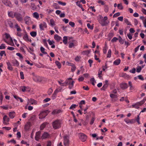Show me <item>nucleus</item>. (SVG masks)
<instances>
[{
	"label": "nucleus",
	"mask_w": 146,
	"mask_h": 146,
	"mask_svg": "<svg viewBox=\"0 0 146 146\" xmlns=\"http://www.w3.org/2000/svg\"><path fill=\"white\" fill-rule=\"evenodd\" d=\"M53 92V90L52 89L50 88L48 90L47 92V93L48 95H50Z\"/></svg>",
	"instance_id": "09e8293b"
},
{
	"label": "nucleus",
	"mask_w": 146,
	"mask_h": 146,
	"mask_svg": "<svg viewBox=\"0 0 146 146\" xmlns=\"http://www.w3.org/2000/svg\"><path fill=\"white\" fill-rule=\"evenodd\" d=\"M4 55L5 56L6 55L5 51L4 50L1 51L0 52V56H3Z\"/></svg>",
	"instance_id": "c03bdc74"
},
{
	"label": "nucleus",
	"mask_w": 146,
	"mask_h": 146,
	"mask_svg": "<svg viewBox=\"0 0 146 146\" xmlns=\"http://www.w3.org/2000/svg\"><path fill=\"white\" fill-rule=\"evenodd\" d=\"M28 100L30 102V105L31 104H36V101L33 99H28Z\"/></svg>",
	"instance_id": "5701e85b"
},
{
	"label": "nucleus",
	"mask_w": 146,
	"mask_h": 146,
	"mask_svg": "<svg viewBox=\"0 0 146 146\" xmlns=\"http://www.w3.org/2000/svg\"><path fill=\"white\" fill-rule=\"evenodd\" d=\"M61 111L60 110H55L52 111V113L54 114L58 113H59Z\"/></svg>",
	"instance_id": "c9c22d12"
},
{
	"label": "nucleus",
	"mask_w": 146,
	"mask_h": 146,
	"mask_svg": "<svg viewBox=\"0 0 146 146\" xmlns=\"http://www.w3.org/2000/svg\"><path fill=\"white\" fill-rule=\"evenodd\" d=\"M23 39L26 41H28V40L29 39L26 33L25 34L23 37Z\"/></svg>",
	"instance_id": "e433bc0d"
},
{
	"label": "nucleus",
	"mask_w": 146,
	"mask_h": 146,
	"mask_svg": "<svg viewBox=\"0 0 146 146\" xmlns=\"http://www.w3.org/2000/svg\"><path fill=\"white\" fill-rule=\"evenodd\" d=\"M77 106L75 104H72L70 106L69 109L70 110H73L74 109L76 108Z\"/></svg>",
	"instance_id": "37998d69"
},
{
	"label": "nucleus",
	"mask_w": 146,
	"mask_h": 146,
	"mask_svg": "<svg viewBox=\"0 0 146 146\" xmlns=\"http://www.w3.org/2000/svg\"><path fill=\"white\" fill-rule=\"evenodd\" d=\"M49 113V111L48 110L42 111L39 115V119H42L45 118Z\"/></svg>",
	"instance_id": "7ed1b4c3"
},
{
	"label": "nucleus",
	"mask_w": 146,
	"mask_h": 146,
	"mask_svg": "<svg viewBox=\"0 0 146 146\" xmlns=\"http://www.w3.org/2000/svg\"><path fill=\"white\" fill-rule=\"evenodd\" d=\"M49 137V134L46 132H44L42 136V139H45Z\"/></svg>",
	"instance_id": "393cba45"
},
{
	"label": "nucleus",
	"mask_w": 146,
	"mask_h": 146,
	"mask_svg": "<svg viewBox=\"0 0 146 146\" xmlns=\"http://www.w3.org/2000/svg\"><path fill=\"white\" fill-rule=\"evenodd\" d=\"M6 48L5 46V44H1L0 46V49H4Z\"/></svg>",
	"instance_id": "69168bd1"
},
{
	"label": "nucleus",
	"mask_w": 146,
	"mask_h": 146,
	"mask_svg": "<svg viewBox=\"0 0 146 146\" xmlns=\"http://www.w3.org/2000/svg\"><path fill=\"white\" fill-rule=\"evenodd\" d=\"M48 42V44L50 45H52L53 43H54V42L53 40H51L50 39H48L47 40Z\"/></svg>",
	"instance_id": "3c124183"
},
{
	"label": "nucleus",
	"mask_w": 146,
	"mask_h": 146,
	"mask_svg": "<svg viewBox=\"0 0 146 146\" xmlns=\"http://www.w3.org/2000/svg\"><path fill=\"white\" fill-rule=\"evenodd\" d=\"M136 69L135 68H133L132 69H131L129 70V72L130 73L134 74L135 72Z\"/></svg>",
	"instance_id": "e2e57ef3"
},
{
	"label": "nucleus",
	"mask_w": 146,
	"mask_h": 146,
	"mask_svg": "<svg viewBox=\"0 0 146 146\" xmlns=\"http://www.w3.org/2000/svg\"><path fill=\"white\" fill-rule=\"evenodd\" d=\"M40 51L41 52L44 54H47V53L45 52V48H43V47L41 46L40 48Z\"/></svg>",
	"instance_id": "ea45409f"
},
{
	"label": "nucleus",
	"mask_w": 146,
	"mask_h": 146,
	"mask_svg": "<svg viewBox=\"0 0 146 146\" xmlns=\"http://www.w3.org/2000/svg\"><path fill=\"white\" fill-rule=\"evenodd\" d=\"M12 63L14 66H18L19 65L18 62L16 60H13Z\"/></svg>",
	"instance_id": "cd10ccee"
},
{
	"label": "nucleus",
	"mask_w": 146,
	"mask_h": 146,
	"mask_svg": "<svg viewBox=\"0 0 146 146\" xmlns=\"http://www.w3.org/2000/svg\"><path fill=\"white\" fill-rule=\"evenodd\" d=\"M15 17L18 21L21 22L23 21V17L21 14L17 12H15Z\"/></svg>",
	"instance_id": "20e7f679"
},
{
	"label": "nucleus",
	"mask_w": 146,
	"mask_h": 146,
	"mask_svg": "<svg viewBox=\"0 0 146 146\" xmlns=\"http://www.w3.org/2000/svg\"><path fill=\"white\" fill-rule=\"evenodd\" d=\"M124 121L127 124H133L135 122V120L134 119H129L128 118H126L124 119Z\"/></svg>",
	"instance_id": "9d476101"
},
{
	"label": "nucleus",
	"mask_w": 146,
	"mask_h": 146,
	"mask_svg": "<svg viewBox=\"0 0 146 146\" xmlns=\"http://www.w3.org/2000/svg\"><path fill=\"white\" fill-rule=\"evenodd\" d=\"M63 42L65 44H67L68 42V37L67 36H64L63 37Z\"/></svg>",
	"instance_id": "7c9ffc66"
},
{
	"label": "nucleus",
	"mask_w": 146,
	"mask_h": 146,
	"mask_svg": "<svg viewBox=\"0 0 146 146\" xmlns=\"http://www.w3.org/2000/svg\"><path fill=\"white\" fill-rule=\"evenodd\" d=\"M79 136L80 139L83 142L86 141L87 138L86 136L82 133H80Z\"/></svg>",
	"instance_id": "1a4fd4ad"
},
{
	"label": "nucleus",
	"mask_w": 146,
	"mask_h": 146,
	"mask_svg": "<svg viewBox=\"0 0 146 146\" xmlns=\"http://www.w3.org/2000/svg\"><path fill=\"white\" fill-rule=\"evenodd\" d=\"M16 55L17 56H18L20 58H21V59H23V56L21 54V53H17L16 54Z\"/></svg>",
	"instance_id": "052dcab7"
},
{
	"label": "nucleus",
	"mask_w": 146,
	"mask_h": 146,
	"mask_svg": "<svg viewBox=\"0 0 146 146\" xmlns=\"http://www.w3.org/2000/svg\"><path fill=\"white\" fill-rule=\"evenodd\" d=\"M111 56V50L109 49L108 50V54L107 55V57L108 58H110Z\"/></svg>",
	"instance_id": "4c0bfd02"
},
{
	"label": "nucleus",
	"mask_w": 146,
	"mask_h": 146,
	"mask_svg": "<svg viewBox=\"0 0 146 146\" xmlns=\"http://www.w3.org/2000/svg\"><path fill=\"white\" fill-rule=\"evenodd\" d=\"M146 100V99L144 98L143 100L141 102H137L135 104H133L132 105V107L136 109H138L139 108L140 106H141L143 104L145 103Z\"/></svg>",
	"instance_id": "f03ea898"
},
{
	"label": "nucleus",
	"mask_w": 146,
	"mask_h": 146,
	"mask_svg": "<svg viewBox=\"0 0 146 146\" xmlns=\"http://www.w3.org/2000/svg\"><path fill=\"white\" fill-rule=\"evenodd\" d=\"M47 124V123L46 122H44L42 124L40 127V129L41 130H43L44 129Z\"/></svg>",
	"instance_id": "473e14b6"
},
{
	"label": "nucleus",
	"mask_w": 146,
	"mask_h": 146,
	"mask_svg": "<svg viewBox=\"0 0 146 146\" xmlns=\"http://www.w3.org/2000/svg\"><path fill=\"white\" fill-rule=\"evenodd\" d=\"M55 63L57 66H58V68H61V64L59 61H56Z\"/></svg>",
	"instance_id": "72a5a7b5"
},
{
	"label": "nucleus",
	"mask_w": 146,
	"mask_h": 146,
	"mask_svg": "<svg viewBox=\"0 0 146 146\" xmlns=\"http://www.w3.org/2000/svg\"><path fill=\"white\" fill-rule=\"evenodd\" d=\"M72 79V78H69L68 79V80H66L65 82L64 83H62V82H63L61 80V82L60 81H58V83L60 84V85L61 86H66L68 85V83L69 82V80H71Z\"/></svg>",
	"instance_id": "423d86ee"
},
{
	"label": "nucleus",
	"mask_w": 146,
	"mask_h": 146,
	"mask_svg": "<svg viewBox=\"0 0 146 146\" xmlns=\"http://www.w3.org/2000/svg\"><path fill=\"white\" fill-rule=\"evenodd\" d=\"M121 88L123 90H125L128 87V85L126 83H123L120 84Z\"/></svg>",
	"instance_id": "f3484780"
},
{
	"label": "nucleus",
	"mask_w": 146,
	"mask_h": 146,
	"mask_svg": "<svg viewBox=\"0 0 146 146\" xmlns=\"http://www.w3.org/2000/svg\"><path fill=\"white\" fill-rule=\"evenodd\" d=\"M15 12L13 11H8V16L11 18H14L15 16Z\"/></svg>",
	"instance_id": "ddd939ff"
},
{
	"label": "nucleus",
	"mask_w": 146,
	"mask_h": 146,
	"mask_svg": "<svg viewBox=\"0 0 146 146\" xmlns=\"http://www.w3.org/2000/svg\"><path fill=\"white\" fill-rule=\"evenodd\" d=\"M5 23L6 24H8L9 27L11 28H13V25L12 22L9 20H7L5 21Z\"/></svg>",
	"instance_id": "aec40b11"
},
{
	"label": "nucleus",
	"mask_w": 146,
	"mask_h": 146,
	"mask_svg": "<svg viewBox=\"0 0 146 146\" xmlns=\"http://www.w3.org/2000/svg\"><path fill=\"white\" fill-rule=\"evenodd\" d=\"M135 121H136L137 122L138 124H139L141 123H140V122L139 121V115H138L137 116V117L136 119H135Z\"/></svg>",
	"instance_id": "bf43d9fd"
},
{
	"label": "nucleus",
	"mask_w": 146,
	"mask_h": 146,
	"mask_svg": "<svg viewBox=\"0 0 146 146\" xmlns=\"http://www.w3.org/2000/svg\"><path fill=\"white\" fill-rule=\"evenodd\" d=\"M118 8L120 10H122L123 9V7L121 4H119L117 5Z\"/></svg>",
	"instance_id": "8fccbe9b"
},
{
	"label": "nucleus",
	"mask_w": 146,
	"mask_h": 146,
	"mask_svg": "<svg viewBox=\"0 0 146 146\" xmlns=\"http://www.w3.org/2000/svg\"><path fill=\"white\" fill-rule=\"evenodd\" d=\"M47 24L46 22H43L39 24V28L41 31H44V28H46Z\"/></svg>",
	"instance_id": "f8f14e48"
},
{
	"label": "nucleus",
	"mask_w": 146,
	"mask_h": 146,
	"mask_svg": "<svg viewBox=\"0 0 146 146\" xmlns=\"http://www.w3.org/2000/svg\"><path fill=\"white\" fill-rule=\"evenodd\" d=\"M104 11L106 13H107L108 11L109 8L108 6L106 5H104Z\"/></svg>",
	"instance_id": "a18cd8bd"
},
{
	"label": "nucleus",
	"mask_w": 146,
	"mask_h": 146,
	"mask_svg": "<svg viewBox=\"0 0 146 146\" xmlns=\"http://www.w3.org/2000/svg\"><path fill=\"white\" fill-rule=\"evenodd\" d=\"M17 100V101H18L19 100L21 102H23V100L21 98L19 97V96H17L16 95H14L13 96Z\"/></svg>",
	"instance_id": "a878e982"
},
{
	"label": "nucleus",
	"mask_w": 146,
	"mask_h": 146,
	"mask_svg": "<svg viewBox=\"0 0 146 146\" xmlns=\"http://www.w3.org/2000/svg\"><path fill=\"white\" fill-rule=\"evenodd\" d=\"M74 83V82L73 81H70L69 80L68 84H69V88L70 89H71L73 88Z\"/></svg>",
	"instance_id": "412c9836"
},
{
	"label": "nucleus",
	"mask_w": 146,
	"mask_h": 146,
	"mask_svg": "<svg viewBox=\"0 0 146 146\" xmlns=\"http://www.w3.org/2000/svg\"><path fill=\"white\" fill-rule=\"evenodd\" d=\"M24 21H25L26 24L29 25L31 23V18L28 16H26L25 18Z\"/></svg>",
	"instance_id": "4468645a"
},
{
	"label": "nucleus",
	"mask_w": 146,
	"mask_h": 146,
	"mask_svg": "<svg viewBox=\"0 0 146 146\" xmlns=\"http://www.w3.org/2000/svg\"><path fill=\"white\" fill-rule=\"evenodd\" d=\"M54 39L56 41H60L61 39V37L57 35H55L54 36Z\"/></svg>",
	"instance_id": "c85d7f7f"
},
{
	"label": "nucleus",
	"mask_w": 146,
	"mask_h": 146,
	"mask_svg": "<svg viewBox=\"0 0 146 146\" xmlns=\"http://www.w3.org/2000/svg\"><path fill=\"white\" fill-rule=\"evenodd\" d=\"M118 40L119 43L121 44H123L124 43V40H122V38H121L120 36H119Z\"/></svg>",
	"instance_id": "a19ab883"
},
{
	"label": "nucleus",
	"mask_w": 146,
	"mask_h": 146,
	"mask_svg": "<svg viewBox=\"0 0 146 146\" xmlns=\"http://www.w3.org/2000/svg\"><path fill=\"white\" fill-rule=\"evenodd\" d=\"M63 139V142L65 146H68L69 143L68 137V136H65L64 137Z\"/></svg>",
	"instance_id": "6e6552de"
},
{
	"label": "nucleus",
	"mask_w": 146,
	"mask_h": 146,
	"mask_svg": "<svg viewBox=\"0 0 146 146\" xmlns=\"http://www.w3.org/2000/svg\"><path fill=\"white\" fill-rule=\"evenodd\" d=\"M124 21L125 23L128 25H131V24L130 22L127 19H124Z\"/></svg>",
	"instance_id": "864d4df0"
},
{
	"label": "nucleus",
	"mask_w": 146,
	"mask_h": 146,
	"mask_svg": "<svg viewBox=\"0 0 146 146\" xmlns=\"http://www.w3.org/2000/svg\"><path fill=\"white\" fill-rule=\"evenodd\" d=\"M90 81L92 83V85H94V82H96V81H95V79H94V78H91L90 80Z\"/></svg>",
	"instance_id": "de8ad7c7"
},
{
	"label": "nucleus",
	"mask_w": 146,
	"mask_h": 146,
	"mask_svg": "<svg viewBox=\"0 0 146 146\" xmlns=\"http://www.w3.org/2000/svg\"><path fill=\"white\" fill-rule=\"evenodd\" d=\"M30 34L32 37H34L36 36L37 33L36 31H32Z\"/></svg>",
	"instance_id": "58836bf2"
},
{
	"label": "nucleus",
	"mask_w": 146,
	"mask_h": 146,
	"mask_svg": "<svg viewBox=\"0 0 146 146\" xmlns=\"http://www.w3.org/2000/svg\"><path fill=\"white\" fill-rule=\"evenodd\" d=\"M31 123L30 122H27L25 126V130H28L31 127Z\"/></svg>",
	"instance_id": "dca6fc26"
},
{
	"label": "nucleus",
	"mask_w": 146,
	"mask_h": 146,
	"mask_svg": "<svg viewBox=\"0 0 146 146\" xmlns=\"http://www.w3.org/2000/svg\"><path fill=\"white\" fill-rule=\"evenodd\" d=\"M40 132L39 131H37L36 133L35 136V139L38 141L40 139Z\"/></svg>",
	"instance_id": "2eb2a0df"
},
{
	"label": "nucleus",
	"mask_w": 146,
	"mask_h": 146,
	"mask_svg": "<svg viewBox=\"0 0 146 146\" xmlns=\"http://www.w3.org/2000/svg\"><path fill=\"white\" fill-rule=\"evenodd\" d=\"M129 86V90L130 91L135 90V87L132 85V83L131 82L129 81L128 82Z\"/></svg>",
	"instance_id": "a211bd4d"
},
{
	"label": "nucleus",
	"mask_w": 146,
	"mask_h": 146,
	"mask_svg": "<svg viewBox=\"0 0 146 146\" xmlns=\"http://www.w3.org/2000/svg\"><path fill=\"white\" fill-rule=\"evenodd\" d=\"M31 8L33 10H35L37 8V7L33 3H31Z\"/></svg>",
	"instance_id": "c756f323"
},
{
	"label": "nucleus",
	"mask_w": 146,
	"mask_h": 146,
	"mask_svg": "<svg viewBox=\"0 0 146 146\" xmlns=\"http://www.w3.org/2000/svg\"><path fill=\"white\" fill-rule=\"evenodd\" d=\"M120 15V13H117L115 14H114L113 15V17H117Z\"/></svg>",
	"instance_id": "774afa93"
},
{
	"label": "nucleus",
	"mask_w": 146,
	"mask_h": 146,
	"mask_svg": "<svg viewBox=\"0 0 146 146\" xmlns=\"http://www.w3.org/2000/svg\"><path fill=\"white\" fill-rule=\"evenodd\" d=\"M2 3L4 4L5 5L9 6L10 7H13V5L11 2L8 0H3Z\"/></svg>",
	"instance_id": "0eeeda50"
},
{
	"label": "nucleus",
	"mask_w": 146,
	"mask_h": 146,
	"mask_svg": "<svg viewBox=\"0 0 146 146\" xmlns=\"http://www.w3.org/2000/svg\"><path fill=\"white\" fill-rule=\"evenodd\" d=\"M61 90V89H56L55 91H54V93L55 94H57V93H58L59 92H60Z\"/></svg>",
	"instance_id": "338daca9"
},
{
	"label": "nucleus",
	"mask_w": 146,
	"mask_h": 146,
	"mask_svg": "<svg viewBox=\"0 0 146 146\" xmlns=\"http://www.w3.org/2000/svg\"><path fill=\"white\" fill-rule=\"evenodd\" d=\"M7 68L10 70H13V68L12 66V65L9 62H7Z\"/></svg>",
	"instance_id": "6ab92c4d"
},
{
	"label": "nucleus",
	"mask_w": 146,
	"mask_h": 146,
	"mask_svg": "<svg viewBox=\"0 0 146 146\" xmlns=\"http://www.w3.org/2000/svg\"><path fill=\"white\" fill-rule=\"evenodd\" d=\"M118 40V39L116 37H114L111 40V41L112 42H116L117 41V40Z\"/></svg>",
	"instance_id": "603ef678"
},
{
	"label": "nucleus",
	"mask_w": 146,
	"mask_h": 146,
	"mask_svg": "<svg viewBox=\"0 0 146 146\" xmlns=\"http://www.w3.org/2000/svg\"><path fill=\"white\" fill-rule=\"evenodd\" d=\"M87 26L88 28L90 29L91 30H92L93 29V27L91 26L89 23L87 24Z\"/></svg>",
	"instance_id": "680f3d73"
},
{
	"label": "nucleus",
	"mask_w": 146,
	"mask_h": 146,
	"mask_svg": "<svg viewBox=\"0 0 146 146\" xmlns=\"http://www.w3.org/2000/svg\"><path fill=\"white\" fill-rule=\"evenodd\" d=\"M108 48L106 44L105 46V47L103 48V53L106 54L107 52V49Z\"/></svg>",
	"instance_id": "f704fd0d"
},
{
	"label": "nucleus",
	"mask_w": 146,
	"mask_h": 146,
	"mask_svg": "<svg viewBox=\"0 0 146 146\" xmlns=\"http://www.w3.org/2000/svg\"><path fill=\"white\" fill-rule=\"evenodd\" d=\"M58 3L60 5H61L63 6H65L66 5V4L65 3L62 2L60 1H58Z\"/></svg>",
	"instance_id": "4d7b16f0"
},
{
	"label": "nucleus",
	"mask_w": 146,
	"mask_h": 146,
	"mask_svg": "<svg viewBox=\"0 0 146 146\" xmlns=\"http://www.w3.org/2000/svg\"><path fill=\"white\" fill-rule=\"evenodd\" d=\"M34 80L35 82H41L44 79V78L39 76H34L33 77Z\"/></svg>",
	"instance_id": "39448f33"
},
{
	"label": "nucleus",
	"mask_w": 146,
	"mask_h": 146,
	"mask_svg": "<svg viewBox=\"0 0 146 146\" xmlns=\"http://www.w3.org/2000/svg\"><path fill=\"white\" fill-rule=\"evenodd\" d=\"M20 76H21V78L22 80L24 79V76L23 72H21L20 73Z\"/></svg>",
	"instance_id": "5fc2aeb1"
},
{
	"label": "nucleus",
	"mask_w": 146,
	"mask_h": 146,
	"mask_svg": "<svg viewBox=\"0 0 146 146\" xmlns=\"http://www.w3.org/2000/svg\"><path fill=\"white\" fill-rule=\"evenodd\" d=\"M99 23L102 26L105 25L106 24V22H105L103 20L99 21Z\"/></svg>",
	"instance_id": "79ce46f5"
},
{
	"label": "nucleus",
	"mask_w": 146,
	"mask_h": 146,
	"mask_svg": "<svg viewBox=\"0 0 146 146\" xmlns=\"http://www.w3.org/2000/svg\"><path fill=\"white\" fill-rule=\"evenodd\" d=\"M52 125L53 129L55 130L58 129L61 127V121L60 120H56L53 122Z\"/></svg>",
	"instance_id": "f257e3e1"
},
{
	"label": "nucleus",
	"mask_w": 146,
	"mask_h": 146,
	"mask_svg": "<svg viewBox=\"0 0 146 146\" xmlns=\"http://www.w3.org/2000/svg\"><path fill=\"white\" fill-rule=\"evenodd\" d=\"M39 14L37 12H34L33 14V16L36 19H38L39 18Z\"/></svg>",
	"instance_id": "2f4dec72"
},
{
	"label": "nucleus",
	"mask_w": 146,
	"mask_h": 146,
	"mask_svg": "<svg viewBox=\"0 0 146 146\" xmlns=\"http://www.w3.org/2000/svg\"><path fill=\"white\" fill-rule=\"evenodd\" d=\"M121 60L118 58L117 59L113 62V64L116 66L118 65L120 63Z\"/></svg>",
	"instance_id": "bb28decb"
},
{
	"label": "nucleus",
	"mask_w": 146,
	"mask_h": 146,
	"mask_svg": "<svg viewBox=\"0 0 146 146\" xmlns=\"http://www.w3.org/2000/svg\"><path fill=\"white\" fill-rule=\"evenodd\" d=\"M74 40L70 41L69 42L68 47L69 48H71L74 46L75 45L74 44Z\"/></svg>",
	"instance_id": "b1692460"
},
{
	"label": "nucleus",
	"mask_w": 146,
	"mask_h": 146,
	"mask_svg": "<svg viewBox=\"0 0 146 146\" xmlns=\"http://www.w3.org/2000/svg\"><path fill=\"white\" fill-rule=\"evenodd\" d=\"M69 24L72 27H74L75 26V23L73 22H69Z\"/></svg>",
	"instance_id": "13d9d810"
},
{
	"label": "nucleus",
	"mask_w": 146,
	"mask_h": 146,
	"mask_svg": "<svg viewBox=\"0 0 146 146\" xmlns=\"http://www.w3.org/2000/svg\"><path fill=\"white\" fill-rule=\"evenodd\" d=\"M142 70V68L141 66H139L136 69V72L139 73L141 72Z\"/></svg>",
	"instance_id": "49530a36"
},
{
	"label": "nucleus",
	"mask_w": 146,
	"mask_h": 146,
	"mask_svg": "<svg viewBox=\"0 0 146 146\" xmlns=\"http://www.w3.org/2000/svg\"><path fill=\"white\" fill-rule=\"evenodd\" d=\"M3 123L5 125H7L9 124V119L6 115H5L3 117Z\"/></svg>",
	"instance_id": "9b49d317"
},
{
	"label": "nucleus",
	"mask_w": 146,
	"mask_h": 146,
	"mask_svg": "<svg viewBox=\"0 0 146 146\" xmlns=\"http://www.w3.org/2000/svg\"><path fill=\"white\" fill-rule=\"evenodd\" d=\"M76 5L79 7L80 8L82 7V5H81L80 4V1H78L77 2H76Z\"/></svg>",
	"instance_id": "6e6d98bb"
},
{
	"label": "nucleus",
	"mask_w": 146,
	"mask_h": 146,
	"mask_svg": "<svg viewBox=\"0 0 146 146\" xmlns=\"http://www.w3.org/2000/svg\"><path fill=\"white\" fill-rule=\"evenodd\" d=\"M137 77L138 78L139 80H144V78L141 75H138Z\"/></svg>",
	"instance_id": "0e129e2a"
},
{
	"label": "nucleus",
	"mask_w": 146,
	"mask_h": 146,
	"mask_svg": "<svg viewBox=\"0 0 146 146\" xmlns=\"http://www.w3.org/2000/svg\"><path fill=\"white\" fill-rule=\"evenodd\" d=\"M9 115L10 118L11 119L13 118L15 115V112H14V111H13V112H10L9 113Z\"/></svg>",
	"instance_id": "4be33fe9"
}]
</instances>
